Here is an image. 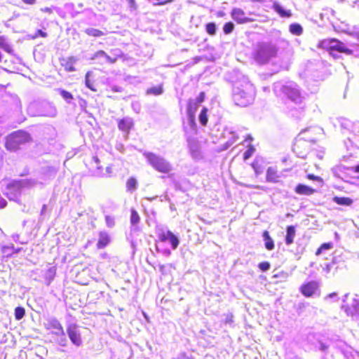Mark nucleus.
Instances as JSON below:
<instances>
[{"label": "nucleus", "mask_w": 359, "mask_h": 359, "mask_svg": "<svg viewBox=\"0 0 359 359\" xmlns=\"http://www.w3.org/2000/svg\"><path fill=\"white\" fill-rule=\"evenodd\" d=\"M38 36H41V37L45 38L47 36V33L41 29H38L36 31V32L35 33V34L32 36V39H34L37 38Z\"/></svg>", "instance_id": "48"}, {"label": "nucleus", "mask_w": 359, "mask_h": 359, "mask_svg": "<svg viewBox=\"0 0 359 359\" xmlns=\"http://www.w3.org/2000/svg\"><path fill=\"white\" fill-rule=\"evenodd\" d=\"M318 290V284L316 281H311L304 284L301 287L302 293L306 297H311Z\"/></svg>", "instance_id": "12"}, {"label": "nucleus", "mask_w": 359, "mask_h": 359, "mask_svg": "<svg viewBox=\"0 0 359 359\" xmlns=\"http://www.w3.org/2000/svg\"><path fill=\"white\" fill-rule=\"evenodd\" d=\"M168 235L170 236V237L167 241H169L170 243L171 244L172 248L173 250H175L178 247L180 243L179 238L175 235H174L173 233H168Z\"/></svg>", "instance_id": "31"}, {"label": "nucleus", "mask_w": 359, "mask_h": 359, "mask_svg": "<svg viewBox=\"0 0 359 359\" xmlns=\"http://www.w3.org/2000/svg\"><path fill=\"white\" fill-rule=\"evenodd\" d=\"M307 177H308V179L311 180H316V181L322 182V179L320 177L316 176L313 174L308 175Z\"/></svg>", "instance_id": "53"}, {"label": "nucleus", "mask_w": 359, "mask_h": 359, "mask_svg": "<svg viewBox=\"0 0 359 359\" xmlns=\"http://www.w3.org/2000/svg\"><path fill=\"white\" fill-rule=\"evenodd\" d=\"M333 266L332 264H326L325 267L323 268V270L326 272V273H330V271H331V268L332 266Z\"/></svg>", "instance_id": "57"}, {"label": "nucleus", "mask_w": 359, "mask_h": 359, "mask_svg": "<svg viewBox=\"0 0 359 359\" xmlns=\"http://www.w3.org/2000/svg\"><path fill=\"white\" fill-rule=\"evenodd\" d=\"M289 30L291 34L300 36L303 33L302 27L298 23H293L290 25Z\"/></svg>", "instance_id": "25"}, {"label": "nucleus", "mask_w": 359, "mask_h": 359, "mask_svg": "<svg viewBox=\"0 0 359 359\" xmlns=\"http://www.w3.org/2000/svg\"><path fill=\"white\" fill-rule=\"evenodd\" d=\"M56 273V268L55 266L50 267L45 273V278L47 281V285H50L51 281L54 279Z\"/></svg>", "instance_id": "26"}, {"label": "nucleus", "mask_w": 359, "mask_h": 359, "mask_svg": "<svg viewBox=\"0 0 359 359\" xmlns=\"http://www.w3.org/2000/svg\"><path fill=\"white\" fill-rule=\"evenodd\" d=\"M111 172H112V168L111 166H107L106 168V174L103 173V174H100V175H102V176H109V175H110V174ZM97 175H100V173H98Z\"/></svg>", "instance_id": "54"}, {"label": "nucleus", "mask_w": 359, "mask_h": 359, "mask_svg": "<svg viewBox=\"0 0 359 359\" xmlns=\"http://www.w3.org/2000/svg\"><path fill=\"white\" fill-rule=\"evenodd\" d=\"M0 48L9 54L13 53V49L11 45L8 41L7 39L4 36H0Z\"/></svg>", "instance_id": "23"}, {"label": "nucleus", "mask_w": 359, "mask_h": 359, "mask_svg": "<svg viewBox=\"0 0 359 359\" xmlns=\"http://www.w3.org/2000/svg\"><path fill=\"white\" fill-rule=\"evenodd\" d=\"M25 4L33 5L35 4L36 0H22Z\"/></svg>", "instance_id": "61"}, {"label": "nucleus", "mask_w": 359, "mask_h": 359, "mask_svg": "<svg viewBox=\"0 0 359 359\" xmlns=\"http://www.w3.org/2000/svg\"><path fill=\"white\" fill-rule=\"evenodd\" d=\"M252 167L254 169L255 174L257 175L261 174L262 172V170L259 166L257 161H255L252 163Z\"/></svg>", "instance_id": "46"}, {"label": "nucleus", "mask_w": 359, "mask_h": 359, "mask_svg": "<svg viewBox=\"0 0 359 359\" xmlns=\"http://www.w3.org/2000/svg\"><path fill=\"white\" fill-rule=\"evenodd\" d=\"M234 29V25L233 22H229L224 24L223 27V31L224 34H231Z\"/></svg>", "instance_id": "38"}, {"label": "nucleus", "mask_w": 359, "mask_h": 359, "mask_svg": "<svg viewBox=\"0 0 359 359\" xmlns=\"http://www.w3.org/2000/svg\"><path fill=\"white\" fill-rule=\"evenodd\" d=\"M56 171L53 168H48V174L47 177L43 178V180L44 181H46L47 180H50V178H53L55 176Z\"/></svg>", "instance_id": "45"}, {"label": "nucleus", "mask_w": 359, "mask_h": 359, "mask_svg": "<svg viewBox=\"0 0 359 359\" xmlns=\"http://www.w3.org/2000/svg\"><path fill=\"white\" fill-rule=\"evenodd\" d=\"M216 25L214 22H210L206 25V32L210 35H215L216 33Z\"/></svg>", "instance_id": "39"}, {"label": "nucleus", "mask_w": 359, "mask_h": 359, "mask_svg": "<svg viewBox=\"0 0 359 359\" xmlns=\"http://www.w3.org/2000/svg\"><path fill=\"white\" fill-rule=\"evenodd\" d=\"M232 135V137H231V139H229V140L227 142V144L228 146H231L232 145L234 142H236V140L238 139V137L235 134L234 132L231 131L230 133Z\"/></svg>", "instance_id": "47"}, {"label": "nucleus", "mask_w": 359, "mask_h": 359, "mask_svg": "<svg viewBox=\"0 0 359 359\" xmlns=\"http://www.w3.org/2000/svg\"><path fill=\"white\" fill-rule=\"evenodd\" d=\"M85 33L88 36L95 37H100L106 34L105 32L95 28H87L85 29Z\"/></svg>", "instance_id": "28"}, {"label": "nucleus", "mask_w": 359, "mask_h": 359, "mask_svg": "<svg viewBox=\"0 0 359 359\" xmlns=\"http://www.w3.org/2000/svg\"><path fill=\"white\" fill-rule=\"evenodd\" d=\"M270 264L268 262H263L259 264V268L262 271H266L270 269Z\"/></svg>", "instance_id": "44"}, {"label": "nucleus", "mask_w": 359, "mask_h": 359, "mask_svg": "<svg viewBox=\"0 0 359 359\" xmlns=\"http://www.w3.org/2000/svg\"><path fill=\"white\" fill-rule=\"evenodd\" d=\"M27 113L31 116L55 117L57 109L53 104L46 101L33 102L28 106Z\"/></svg>", "instance_id": "4"}, {"label": "nucleus", "mask_w": 359, "mask_h": 359, "mask_svg": "<svg viewBox=\"0 0 359 359\" xmlns=\"http://www.w3.org/2000/svg\"><path fill=\"white\" fill-rule=\"evenodd\" d=\"M276 93H282L289 100L296 104H300L304 100L299 86L294 82H288L285 84L276 83L273 86Z\"/></svg>", "instance_id": "3"}, {"label": "nucleus", "mask_w": 359, "mask_h": 359, "mask_svg": "<svg viewBox=\"0 0 359 359\" xmlns=\"http://www.w3.org/2000/svg\"><path fill=\"white\" fill-rule=\"evenodd\" d=\"M355 297L351 298V302H347L346 304L342 305V309L346 313L348 316H351L355 319L359 318V300Z\"/></svg>", "instance_id": "8"}, {"label": "nucleus", "mask_w": 359, "mask_h": 359, "mask_svg": "<svg viewBox=\"0 0 359 359\" xmlns=\"http://www.w3.org/2000/svg\"><path fill=\"white\" fill-rule=\"evenodd\" d=\"M337 296V293L333 292L326 297V299H334Z\"/></svg>", "instance_id": "62"}, {"label": "nucleus", "mask_w": 359, "mask_h": 359, "mask_svg": "<svg viewBox=\"0 0 359 359\" xmlns=\"http://www.w3.org/2000/svg\"><path fill=\"white\" fill-rule=\"evenodd\" d=\"M130 10L135 11L137 9V4L135 0H127Z\"/></svg>", "instance_id": "50"}, {"label": "nucleus", "mask_w": 359, "mask_h": 359, "mask_svg": "<svg viewBox=\"0 0 359 359\" xmlns=\"http://www.w3.org/2000/svg\"><path fill=\"white\" fill-rule=\"evenodd\" d=\"M93 161L96 163V165H97V168L98 170H99V169H100V167L98 165V164L100 163V160H99V158H98L97 156H93Z\"/></svg>", "instance_id": "60"}, {"label": "nucleus", "mask_w": 359, "mask_h": 359, "mask_svg": "<svg viewBox=\"0 0 359 359\" xmlns=\"http://www.w3.org/2000/svg\"><path fill=\"white\" fill-rule=\"evenodd\" d=\"M255 148L252 146H249L248 149L244 153V159H248L253 154Z\"/></svg>", "instance_id": "43"}, {"label": "nucleus", "mask_w": 359, "mask_h": 359, "mask_svg": "<svg viewBox=\"0 0 359 359\" xmlns=\"http://www.w3.org/2000/svg\"><path fill=\"white\" fill-rule=\"evenodd\" d=\"M263 238L264 241L265 248L268 250H272L274 248V243L272 238L270 237L269 233L267 231H264Z\"/></svg>", "instance_id": "24"}, {"label": "nucleus", "mask_w": 359, "mask_h": 359, "mask_svg": "<svg viewBox=\"0 0 359 359\" xmlns=\"http://www.w3.org/2000/svg\"><path fill=\"white\" fill-rule=\"evenodd\" d=\"M46 211V205H43L42 209L41 210V215H43L45 212Z\"/></svg>", "instance_id": "64"}, {"label": "nucleus", "mask_w": 359, "mask_h": 359, "mask_svg": "<svg viewBox=\"0 0 359 359\" xmlns=\"http://www.w3.org/2000/svg\"><path fill=\"white\" fill-rule=\"evenodd\" d=\"M163 89L161 85L149 88L147 90V95H160L163 94Z\"/></svg>", "instance_id": "30"}, {"label": "nucleus", "mask_w": 359, "mask_h": 359, "mask_svg": "<svg viewBox=\"0 0 359 359\" xmlns=\"http://www.w3.org/2000/svg\"><path fill=\"white\" fill-rule=\"evenodd\" d=\"M232 18L239 24L246 23L250 21L245 16V12L241 8H234L231 12Z\"/></svg>", "instance_id": "14"}, {"label": "nucleus", "mask_w": 359, "mask_h": 359, "mask_svg": "<svg viewBox=\"0 0 359 359\" xmlns=\"http://www.w3.org/2000/svg\"><path fill=\"white\" fill-rule=\"evenodd\" d=\"M273 9L283 18H290L292 15V13L290 10H285L283 6L278 2H274L272 6Z\"/></svg>", "instance_id": "19"}, {"label": "nucleus", "mask_w": 359, "mask_h": 359, "mask_svg": "<svg viewBox=\"0 0 359 359\" xmlns=\"http://www.w3.org/2000/svg\"><path fill=\"white\" fill-rule=\"evenodd\" d=\"M78 58L74 56L68 57L61 60V65L67 72H72L76 71L74 65L77 62Z\"/></svg>", "instance_id": "15"}, {"label": "nucleus", "mask_w": 359, "mask_h": 359, "mask_svg": "<svg viewBox=\"0 0 359 359\" xmlns=\"http://www.w3.org/2000/svg\"><path fill=\"white\" fill-rule=\"evenodd\" d=\"M277 51L276 46L271 42H259L254 48L255 60L260 64L267 63L276 57Z\"/></svg>", "instance_id": "2"}, {"label": "nucleus", "mask_w": 359, "mask_h": 359, "mask_svg": "<svg viewBox=\"0 0 359 359\" xmlns=\"http://www.w3.org/2000/svg\"><path fill=\"white\" fill-rule=\"evenodd\" d=\"M60 95L67 103H71V101L73 99L72 95L69 92L65 90H60Z\"/></svg>", "instance_id": "37"}, {"label": "nucleus", "mask_w": 359, "mask_h": 359, "mask_svg": "<svg viewBox=\"0 0 359 359\" xmlns=\"http://www.w3.org/2000/svg\"><path fill=\"white\" fill-rule=\"evenodd\" d=\"M279 178L277 170L273 167H269L266 171V181L269 182H277Z\"/></svg>", "instance_id": "21"}, {"label": "nucleus", "mask_w": 359, "mask_h": 359, "mask_svg": "<svg viewBox=\"0 0 359 359\" xmlns=\"http://www.w3.org/2000/svg\"><path fill=\"white\" fill-rule=\"evenodd\" d=\"M45 327L47 330H51V333L55 336L65 331L60 321L54 317L47 319L45 323Z\"/></svg>", "instance_id": "11"}, {"label": "nucleus", "mask_w": 359, "mask_h": 359, "mask_svg": "<svg viewBox=\"0 0 359 359\" xmlns=\"http://www.w3.org/2000/svg\"><path fill=\"white\" fill-rule=\"evenodd\" d=\"M355 356L359 358V351L353 350L350 352V356H348V358L355 359Z\"/></svg>", "instance_id": "51"}, {"label": "nucleus", "mask_w": 359, "mask_h": 359, "mask_svg": "<svg viewBox=\"0 0 359 359\" xmlns=\"http://www.w3.org/2000/svg\"><path fill=\"white\" fill-rule=\"evenodd\" d=\"M304 143V141H302V137H299V138L296 140L294 145V149H296L299 147H300Z\"/></svg>", "instance_id": "52"}, {"label": "nucleus", "mask_w": 359, "mask_h": 359, "mask_svg": "<svg viewBox=\"0 0 359 359\" xmlns=\"http://www.w3.org/2000/svg\"><path fill=\"white\" fill-rule=\"evenodd\" d=\"M332 244L330 243H323L318 249V250L316 251V255H319L320 254H321L322 251L323 250H329L330 248H332Z\"/></svg>", "instance_id": "40"}, {"label": "nucleus", "mask_w": 359, "mask_h": 359, "mask_svg": "<svg viewBox=\"0 0 359 359\" xmlns=\"http://www.w3.org/2000/svg\"><path fill=\"white\" fill-rule=\"evenodd\" d=\"M130 222L132 231H137L139 229L138 224L140 222V217L138 212L133 208L130 210Z\"/></svg>", "instance_id": "17"}, {"label": "nucleus", "mask_w": 359, "mask_h": 359, "mask_svg": "<svg viewBox=\"0 0 359 359\" xmlns=\"http://www.w3.org/2000/svg\"><path fill=\"white\" fill-rule=\"evenodd\" d=\"M168 233H172L170 231L168 230L166 231H161V233H158V238L162 242L167 241L169 239L170 236H168Z\"/></svg>", "instance_id": "41"}, {"label": "nucleus", "mask_w": 359, "mask_h": 359, "mask_svg": "<svg viewBox=\"0 0 359 359\" xmlns=\"http://www.w3.org/2000/svg\"><path fill=\"white\" fill-rule=\"evenodd\" d=\"M203 97H204V93H201L199 97L196 100H195L197 102V104L203 102Z\"/></svg>", "instance_id": "59"}, {"label": "nucleus", "mask_w": 359, "mask_h": 359, "mask_svg": "<svg viewBox=\"0 0 359 359\" xmlns=\"http://www.w3.org/2000/svg\"><path fill=\"white\" fill-rule=\"evenodd\" d=\"M38 182L35 180H21L14 181L6 187V194L9 200L17 201L22 188H30L35 186Z\"/></svg>", "instance_id": "6"}, {"label": "nucleus", "mask_w": 359, "mask_h": 359, "mask_svg": "<svg viewBox=\"0 0 359 359\" xmlns=\"http://www.w3.org/2000/svg\"><path fill=\"white\" fill-rule=\"evenodd\" d=\"M254 86L249 81L237 83L233 89V99L236 105L246 107L251 104L255 98Z\"/></svg>", "instance_id": "1"}, {"label": "nucleus", "mask_w": 359, "mask_h": 359, "mask_svg": "<svg viewBox=\"0 0 359 359\" xmlns=\"http://www.w3.org/2000/svg\"><path fill=\"white\" fill-rule=\"evenodd\" d=\"M118 53L114 54V56H110L104 50H98L91 57L92 60H96L99 64L103 65L106 63L114 64L118 59Z\"/></svg>", "instance_id": "9"}, {"label": "nucleus", "mask_w": 359, "mask_h": 359, "mask_svg": "<svg viewBox=\"0 0 359 359\" xmlns=\"http://www.w3.org/2000/svg\"><path fill=\"white\" fill-rule=\"evenodd\" d=\"M14 246L12 245L11 246L4 247L3 252L6 253L7 255H10L11 253L14 252Z\"/></svg>", "instance_id": "49"}, {"label": "nucleus", "mask_w": 359, "mask_h": 359, "mask_svg": "<svg viewBox=\"0 0 359 359\" xmlns=\"http://www.w3.org/2000/svg\"><path fill=\"white\" fill-rule=\"evenodd\" d=\"M90 76H91V72H88L86 73V77H85L86 86L91 90L96 91L97 90L95 88L93 83L90 80Z\"/></svg>", "instance_id": "36"}, {"label": "nucleus", "mask_w": 359, "mask_h": 359, "mask_svg": "<svg viewBox=\"0 0 359 359\" xmlns=\"http://www.w3.org/2000/svg\"><path fill=\"white\" fill-rule=\"evenodd\" d=\"M137 187V182L135 178L130 177L126 182V189L128 191L133 192Z\"/></svg>", "instance_id": "29"}, {"label": "nucleus", "mask_w": 359, "mask_h": 359, "mask_svg": "<svg viewBox=\"0 0 359 359\" xmlns=\"http://www.w3.org/2000/svg\"><path fill=\"white\" fill-rule=\"evenodd\" d=\"M7 202L5 199L0 197V208H4L6 206Z\"/></svg>", "instance_id": "56"}, {"label": "nucleus", "mask_w": 359, "mask_h": 359, "mask_svg": "<svg viewBox=\"0 0 359 359\" xmlns=\"http://www.w3.org/2000/svg\"><path fill=\"white\" fill-rule=\"evenodd\" d=\"M296 231L294 226H288L287 227V233L285 236V243L287 245H290L294 241Z\"/></svg>", "instance_id": "22"}, {"label": "nucleus", "mask_w": 359, "mask_h": 359, "mask_svg": "<svg viewBox=\"0 0 359 359\" xmlns=\"http://www.w3.org/2000/svg\"><path fill=\"white\" fill-rule=\"evenodd\" d=\"M198 104L196 100H190L189 101V104L187 106V113L189 116L191 117L193 116L194 113L195 112L196 108H197Z\"/></svg>", "instance_id": "32"}, {"label": "nucleus", "mask_w": 359, "mask_h": 359, "mask_svg": "<svg viewBox=\"0 0 359 359\" xmlns=\"http://www.w3.org/2000/svg\"><path fill=\"white\" fill-rule=\"evenodd\" d=\"M295 191L300 195L310 196L315 192V190L309 186L299 184L296 187Z\"/></svg>", "instance_id": "20"}, {"label": "nucleus", "mask_w": 359, "mask_h": 359, "mask_svg": "<svg viewBox=\"0 0 359 359\" xmlns=\"http://www.w3.org/2000/svg\"><path fill=\"white\" fill-rule=\"evenodd\" d=\"M54 9H55V7H52V8L45 7V8H41V11L42 12H45V13H51Z\"/></svg>", "instance_id": "55"}, {"label": "nucleus", "mask_w": 359, "mask_h": 359, "mask_svg": "<svg viewBox=\"0 0 359 359\" xmlns=\"http://www.w3.org/2000/svg\"><path fill=\"white\" fill-rule=\"evenodd\" d=\"M12 238L15 242H18L20 236L18 234H14L13 235Z\"/></svg>", "instance_id": "63"}, {"label": "nucleus", "mask_w": 359, "mask_h": 359, "mask_svg": "<svg viewBox=\"0 0 359 359\" xmlns=\"http://www.w3.org/2000/svg\"><path fill=\"white\" fill-rule=\"evenodd\" d=\"M334 201L338 205L349 206L353 203V200L348 197H334Z\"/></svg>", "instance_id": "27"}, {"label": "nucleus", "mask_w": 359, "mask_h": 359, "mask_svg": "<svg viewBox=\"0 0 359 359\" xmlns=\"http://www.w3.org/2000/svg\"><path fill=\"white\" fill-rule=\"evenodd\" d=\"M57 337L56 342L61 346H67L68 341L66 337V334L65 331L62 332L61 334H58L56 335Z\"/></svg>", "instance_id": "33"}, {"label": "nucleus", "mask_w": 359, "mask_h": 359, "mask_svg": "<svg viewBox=\"0 0 359 359\" xmlns=\"http://www.w3.org/2000/svg\"><path fill=\"white\" fill-rule=\"evenodd\" d=\"M25 314V309L22 308V307H17L15 308V319L19 320H21L24 316Z\"/></svg>", "instance_id": "34"}, {"label": "nucleus", "mask_w": 359, "mask_h": 359, "mask_svg": "<svg viewBox=\"0 0 359 359\" xmlns=\"http://www.w3.org/2000/svg\"><path fill=\"white\" fill-rule=\"evenodd\" d=\"M29 139V135L26 132L22 130L14 132L6 137V148L9 151H15Z\"/></svg>", "instance_id": "7"}, {"label": "nucleus", "mask_w": 359, "mask_h": 359, "mask_svg": "<svg viewBox=\"0 0 359 359\" xmlns=\"http://www.w3.org/2000/svg\"><path fill=\"white\" fill-rule=\"evenodd\" d=\"M173 359H189V357L185 353H182L180 354L176 358Z\"/></svg>", "instance_id": "58"}, {"label": "nucleus", "mask_w": 359, "mask_h": 359, "mask_svg": "<svg viewBox=\"0 0 359 359\" xmlns=\"http://www.w3.org/2000/svg\"><path fill=\"white\" fill-rule=\"evenodd\" d=\"M105 222L106 225L109 228H111L115 225L114 218L109 215L105 216Z\"/></svg>", "instance_id": "42"}, {"label": "nucleus", "mask_w": 359, "mask_h": 359, "mask_svg": "<svg viewBox=\"0 0 359 359\" xmlns=\"http://www.w3.org/2000/svg\"><path fill=\"white\" fill-rule=\"evenodd\" d=\"M110 243V237L106 231H100L99 233V238L97 243L98 249L105 248Z\"/></svg>", "instance_id": "18"}, {"label": "nucleus", "mask_w": 359, "mask_h": 359, "mask_svg": "<svg viewBox=\"0 0 359 359\" xmlns=\"http://www.w3.org/2000/svg\"><path fill=\"white\" fill-rule=\"evenodd\" d=\"M199 121L200 123L203 126H205L208 122V117H207V109L203 108L199 115Z\"/></svg>", "instance_id": "35"}, {"label": "nucleus", "mask_w": 359, "mask_h": 359, "mask_svg": "<svg viewBox=\"0 0 359 359\" xmlns=\"http://www.w3.org/2000/svg\"><path fill=\"white\" fill-rule=\"evenodd\" d=\"M143 156L148 163L156 171L162 173H168L172 170V164L165 158L152 152L144 151Z\"/></svg>", "instance_id": "5"}, {"label": "nucleus", "mask_w": 359, "mask_h": 359, "mask_svg": "<svg viewBox=\"0 0 359 359\" xmlns=\"http://www.w3.org/2000/svg\"><path fill=\"white\" fill-rule=\"evenodd\" d=\"M329 48L331 50H337L340 53H344L347 55L352 54V50L347 48L345 44L337 39H331L329 41Z\"/></svg>", "instance_id": "13"}, {"label": "nucleus", "mask_w": 359, "mask_h": 359, "mask_svg": "<svg viewBox=\"0 0 359 359\" xmlns=\"http://www.w3.org/2000/svg\"><path fill=\"white\" fill-rule=\"evenodd\" d=\"M67 332L68 334L69 338L76 346H80L82 344V340L81 337V334L78 330V326L76 324H69L67 327Z\"/></svg>", "instance_id": "10"}, {"label": "nucleus", "mask_w": 359, "mask_h": 359, "mask_svg": "<svg viewBox=\"0 0 359 359\" xmlns=\"http://www.w3.org/2000/svg\"><path fill=\"white\" fill-rule=\"evenodd\" d=\"M133 126V121L131 118L126 117L121 120H119L118 123V129L123 132L126 133L127 134L129 133L130 128Z\"/></svg>", "instance_id": "16"}]
</instances>
